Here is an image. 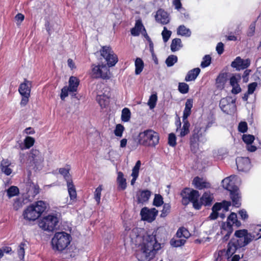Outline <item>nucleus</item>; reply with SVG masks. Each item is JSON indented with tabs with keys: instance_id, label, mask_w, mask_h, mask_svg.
Returning <instances> with one entry per match:
<instances>
[{
	"instance_id": "e433bc0d",
	"label": "nucleus",
	"mask_w": 261,
	"mask_h": 261,
	"mask_svg": "<svg viewBox=\"0 0 261 261\" xmlns=\"http://www.w3.org/2000/svg\"><path fill=\"white\" fill-rule=\"evenodd\" d=\"M131 116V112L129 109L127 108H125L122 109L121 113V120L123 122H128L129 121Z\"/></svg>"
},
{
	"instance_id": "5fc2aeb1",
	"label": "nucleus",
	"mask_w": 261,
	"mask_h": 261,
	"mask_svg": "<svg viewBox=\"0 0 261 261\" xmlns=\"http://www.w3.org/2000/svg\"><path fill=\"white\" fill-rule=\"evenodd\" d=\"M34 142L35 140L34 138L30 137H27L24 140V144L25 147L27 148H30L34 145Z\"/></svg>"
},
{
	"instance_id": "680f3d73",
	"label": "nucleus",
	"mask_w": 261,
	"mask_h": 261,
	"mask_svg": "<svg viewBox=\"0 0 261 261\" xmlns=\"http://www.w3.org/2000/svg\"><path fill=\"white\" fill-rule=\"evenodd\" d=\"M257 86V84L256 82L252 83L248 85V94H252L255 91L256 87Z\"/></svg>"
},
{
	"instance_id": "7ed1b4c3",
	"label": "nucleus",
	"mask_w": 261,
	"mask_h": 261,
	"mask_svg": "<svg viewBox=\"0 0 261 261\" xmlns=\"http://www.w3.org/2000/svg\"><path fill=\"white\" fill-rule=\"evenodd\" d=\"M237 179V177L236 175H231L224 178L222 181V184L225 189L230 192L232 205L236 207H239L241 203L239 189L237 186L234 185V181Z\"/></svg>"
},
{
	"instance_id": "e2e57ef3",
	"label": "nucleus",
	"mask_w": 261,
	"mask_h": 261,
	"mask_svg": "<svg viewBox=\"0 0 261 261\" xmlns=\"http://www.w3.org/2000/svg\"><path fill=\"white\" fill-rule=\"evenodd\" d=\"M216 51L219 55H221L224 51V44L222 42H219L216 48Z\"/></svg>"
},
{
	"instance_id": "09e8293b",
	"label": "nucleus",
	"mask_w": 261,
	"mask_h": 261,
	"mask_svg": "<svg viewBox=\"0 0 261 261\" xmlns=\"http://www.w3.org/2000/svg\"><path fill=\"white\" fill-rule=\"evenodd\" d=\"M124 130V126L120 124H117L116 126V128L114 130V134L115 136L121 137L122 136L123 132Z\"/></svg>"
},
{
	"instance_id": "473e14b6",
	"label": "nucleus",
	"mask_w": 261,
	"mask_h": 261,
	"mask_svg": "<svg viewBox=\"0 0 261 261\" xmlns=\"http://www.w3.org/2000/svg\"><path fill=\"white\" fill-rule=\"evenodd\" d=\"M177 34L181 36L189 37L191 35V31L184 25H180L177 29Z\"/></svg>"
},
{
	"instance_id": "9d476101",
	"label": "nucleus",
	"mask_w": 261,
	"mask_h": 261,
	"mask_svg": "<svg viewBox=\"0 0 261 261\" xmlns=\"http://www.w3.org/2000/svg\"><path fill=\"white\" fill-rule=\"evenodd\" d=\"M69 86H64L61 90V98L64 100L69 93H72L75 95L77 87L79 85V80L75 76H71L69 80Z\"/></svg>"
},
{
	"instance_id": "de8ad7c7",
	"label": "nucleus",
	"mask_w": 261,
	"mask_h": 261,
	"mask_svg": "<svg viewBox=\"0 0 261 261\" xmlns=\"http://www.w3.org/2000/svg\"><path fill=\"white\" fill-rule=\"evenodd\" d=\"M177 61V57L175 55L169 56L166 60V65H173Z\"/></svg>"
},
{
	"instance_id": "6e6d98bb",
	"label": "nucleus",
	"mask_w": 261,
	"mask_h": 261,
	"mask_svg": "<svg viewBox=\"0 0 261 261\" xmlns=\"http://www.w3.org/2000/svg\"><path fill=\"white\" fill-rule=\"evenodd\" d=\"M168 144H169L170 146L172 147L175 146L176 144V136L173 133H171L169 135Z\"/></svg>"
},
{
	"instance_id": "69168bd1",
	"label": "nucleus",
	"mask_w": 261,
	"mask_h": 261,
	"mask_svg": "<svg viewBox=\"0 0 261 261\" xmlns=\"http://www.w3.org/2000/svg\"><path fill=\"white\" fill-rule=\"evenodd\" d=\"M239 215L241 218L244 220L247 219L248 217V215L247 212L245 210H241L239 212Z\"/></svg>"
},
{
	"instance_id": "603ef678",
	"label": "nucleus",
	"mask_w": 261,
	"mask_h": 261,
	"mask_svg": "<svg viewBox=\"0 0 261 261\" xmlns=\"http://www.w3.org/2000/svg\"><path fill=\"white\" fill-rule=\"evenodd\" d=\"M170 205L168 203H165L163 205V210L162 211V213L161 214V216L162 217H166L168 214L170 212Z\"/></svg>"
},
{
	"instance_id": "4d7b16f0",
	"label": "nucleus",
	"mask_w": 261,
	"mask_h": 261,
	"mask_svg": "<svg viewBox=\"0 0 261 261\" xmlns=\"http://www.w3.org/2000/svg\"><path fill=\"white\" fill-rule=\"evenodd\" d=\"M247 123L246 122L242 121L239 124L238 130L240 132L244 133L247 132Z\"/></svg>"
},
{
	"instance_id": "bf43d9fd",
	"label": "nucleus",
	"mask_w": 261,
	"mask_h": 261,
	"mask_svg": "<svg viewBox=\"0 0 261 261\" xmlns=\"http://www.w3.org/2000/svg\"><path fill=\"white\" fill-rule=\"evenodd\" d=\"M255 30V22H253L251 23L249 26V29L247 31V36L248 37H252L254 35Z\"/></svg>"
},
{
	"instance_id": "4c0bfd02",
	"label": "nucleus",
	"mask_w": 261,
	"mask_h": 261,
	"mask_svg": "<svg viewBox=\"0 0 261 261\" xmlns=\"http://www.w3.org/2000/svg\"><path fill=\"white\" fill-rule=\"evenodd\" d=\"M184 124L181 129H180L179 136L183 137L189 133L190 123L188 120L183 121Z\"/></svg>"
},
{
	"instance_id": "4be33fe9",
	"label": "nucleus",
	"mask_w": 261,
	"mask_h": 261,
	"mask_svg": "<svg viewBox=\"0 0 261 261\" xmlns=\"http://www.w3.org/2000/svg\"><path fill=\"white\" fill-rule=\"evenodd\" d=\"M193 106V99L189 98L187 100L185 103V108L183 112L182 120H188V117L191 114V109Z\"/></svg>"
},
{
	"instance_id": "4468645a",
	"label": "nucleus",
	"mask_w": 261,
	"mask_h": 261,
	"mask_svg": "<svg viewBox=\"0 0 261 261\" xmlns=\"http://www.w3.org/2000/svg\"><path fill=\"white\" fill-rule=\"evenodd\" d=\"M158 213V211L155 208L149 209L144 207L141 210L140 215L142 220L148 222H152L155 220Z\"/></svg>"
},
{
	"instance_id": "412c9836",
	"label": "nucleus",
	"mask_w": 261,
	"mask_h": 261,
	"mask_svg": "<svg viewBox=\"0 0 261 261\" xmlns=\"http://www.w3.org/2000/svg\"><path fill=\"white\" fill-rule=\"evenodd\" d=\"M227 79V73L226 72L220 73L216 80V86L217 89H223L224 88Z\"/></svg>"
},
{
	"instance_id": "39448f33",
	"label": "nucleus",
	"mask_w": 261,
	"mask_h": 261,
	"mask_svg": "<svg viewBox=\"0 0 261 261\" xmlns=\"http://www.w3.org/2000/svg\"><path fill=\"white\" fill-rule=\"evenodd\" d=\"M46 208V203L43 201H38L34 204L28 206L23 212L24 219L29 221L37 219Z\"/></svg>"
},
{
	"instance_id": "338daca9",
	"label": "nucleus",
	"mask_w": 261,
	"mask_h": 261,
	"mask_svg": "<svg viewBox=\"0 0 261 261\" xmlns=\"http://www.w3.org/2000/svg\"><path fill=\"white\" fill-rule=\"evenodd\" d=\"M232 89L231 90L232 93L237 94L239 93L241 91V88L239 85H237L234 86H232Z\"/></svg>"
},
{
	"instance_id": "f704fd0d",
	"label": "nucleus",
	"mask_w": 261,
	"mask_h": 261,
	"mask_svg": "<svg viewBox=\"0 0 261 261\" xmlns=\"http://www.w3.org/2000/svg\"><path fill=\"white\" fill-rule=\"evenodd\" d=\"M250 64L251 61L249 58L242 59L240 57H237L230 65H250Z\"/></svg>"
},
{
	"instance_id": "a878e982",
	"label": "nucleus",
	"mask_w": 261,
	"mask_h": 261,
	"mask_svg": "<svg viewBox=\"0 0 261 261\" xmlns=\"http://www.w3.org/2000/svg\"><path fill=\"white\" fill-rule=\"evenodd\" d=\"M110 96L109 93L98 94L96 97V100L101 108H105L109 103Z\"/></svg>"
},
{
	"instance_id": "37998d69",
	"label": "nucleus",
	"mask_w": 261,
	"mask_h": 261,
	"mask_svg": "<svg viewBox=\"0 0 261 261\" xmlns=\"http://www.w3.org/2000/svg\"><path fill=\"white\" fill-rule=\"evenodd\" d=\"M102 190V185H99L96 189L94 192V199L97 204H99L100 202L101 199V193Z\"/></svg>"
},
{
	"instance_id": "1a4fd4ad",
	"label": "nucleus",
	"mask_w": 261,
	"mask_h": 261,
	"mask_svg": "<svg viewBox=\"0 0 261 261\" xmlns=\"http://www.w3.org/2000/svg\"><path fill=\"white\" fill-rule=\"evenodd\" d=\"M58 218L54 215H48L40 220L39 226L43 230L53 231L57 228Z\"/></svg>"
},
{
	"instance_id": "f3484780",
	"label": "nucleus",
	"mask_w": 261,
	"mask_h": 261,
	"mask_svg": "<svg viewBox=\"0 0 261 261\" xmlns=\"http://www.w3.org/2000/svg\"><path fill=\"white\" fill-rule=\"evenodd\" d=\"M201 128L200 127L196 126L194 129L192 135L190 138V144L192 149L197 148L198 146V142L200 137H202L201 132Z\"/></svg>"
},
{
	"instance_id": "052dcab7",
	"label": "nucleus",
	"mask_w": 261,
	"mask_h": 261,
	"mask_svg": "<svg viewBox=\"0 0 261 261\" xmlns=\"http://www.w3.org/2000/svg\"><path fill=\"white\" fill-rule=\"evenodd\" d=\"M22 206V201L19 198H16L13 203V208L17 211Z\"/></svg>"
},
{
	"instance_id": "7c9ffc66",
	"label": "nucleus",
	"mask_w": 261,
	"mask_h": 261,
	"mask_svg": "<svg viewBox=\"0 0 261 261\" xmlns=\"http://www.w3.org/2000/svg\"><path fill=\"white\" fill-rule=\"evenodd\" d=\"M200 72L199 68H195L188 72L185 77V81L190 82L194 81Z\"/></svg>"
},
{
	"instance_id": "cd10ccee",
	"label": "nucleus",
	"mask_w": 261,
	"mask_h": 261,
	"mask_svg": "<svg viewBox=\"0 0 261 261\" xmlns=\"http://www.w3.org/2000/svg\"><path fill=\"white\" fill-rule=\"evenodd\" d=\"M6 193L7 196L10 199L15 196L19 193V189L16 186H11L8 189L0 192L1 195H4Z\"/></svg>"
},
{
	"instance_id": "13d9d810",
	"label": "nucleus",
	"mask_w": 261,
	"mask_h": 261,
	"mask_svg": "<svg viewBox=\"0 0 261 261\" xmlns=\"http://www.w3.org/2000/svg\"><path fill=\"white\" fill-rule=\"evenodd\" d=\"M142 34L144 36V37L145 38V39L148 41V44H149V47L150 48H151V50H152V46H153V43L152 41H151L149 36L147 34L145 29H144V30H143V31H142Z\"/></svg>"
},
{
	"instance_id": "58836bf2",
	"label": "nucleus",
	"mask_w": 261,
	"mask_h": 261,
	"mask_svg": "<svg viewBox=\"0 0 261 261\" xmlns=\"http://www.w3.org/2000/svg\"><path fill=\"white\" fill-rule=\"evenodd\" d=\"M186 240L183 238H178V239H172L170 241V244L172 247H180L185 244Z\"/></svg>"
},
{
	"instance_id": "6e6552de",
	"label": "nucleus",
	"mask_w": 261,
	"mask_h": 261,
	"mask_svg": "<svg viewBox=\"0 0 261 261\" xmlns=\"http://www.w3.org/2000/svg\"><path fill=\"white\" fill-rule=\"evenodd\" d=\"M71 237L65 232H56L51 240L53 248L54 250L62 251L70 244Z\"/></svg>"
},
{
	"instance_id": "20e7f679",
	"label": "nucleus",
	"mask_w": 261,
	"mask_h": 261,
	"mask_svg": "<svg viewBox=\"0 0 261 261\" xmlns=\"http://www.w3.org/2000/svg\"><path fill=\"white\" fill-rule=\"evenodd\" d=\"M159 134L152 129L140 132L138 136V144L145 147H155L159 142Z\"/></svg>"
},
{
	"instance_id": "9b49d317",
	"label": "nucleus",
	"mask_w": 261,
	"mask_h": 261,
	"mask_svg": "<svg viewBox=\"0 0 261 261\" xmlns=\"http://www.w3.org/2000/svg\"><path fill=\"white\" fill-rule=\"evenodd\" d=\"M221 110L226 114L233 113L236 109V99L230 96L222 98L219 103Z\"/></svg>"
},
{
	"instance_id": "49530a36",
	"label": "nucleus",
	"mask_w": 261,
	"mask_h": 261,
	"mask_svg": "<svg viewBox=\"0 0 261 261\" xmlns=\"http://www.w3.org/2000/svg\"><path fill=\"white\" fill-rule=\"evenodd\" d=\"M242 139L246 145H248L252 144L255 138L253 135L244 134L243 135Z\"/></svg>"
},
{
	"instance_id": "c03bdc74",
	"label": "nucleus",
	"mask_w": 261,
	"mask_h": 261,
	"mask_svg": "<svg viewBox=\"0 0 261 261\" xmlns=\"http://www.w3.org/2000/svg\"><path fill=\"white\" fill-rule=\"evenodd\" d=\"M178 90L182 94H186L189 92V85L185 83H179Z\"/></svg>"
},
{
	"instance_id": "a19ab883",
	"label": "nucleus",
	"mask_w": 261,
	"mask_h": 261,
	"mask_svg": "<svg viewBox=\"0 0 261 261\" xmlns=\"http://www.w3.org/2000/svg\"><path fill=\"white\" fill-rule=\"evenodd\" d=\"M172 34V32L167 30L166 27H164L163 28V30L161 33L163 41L164 42H167L169 38H170Z\"/></svg>"
},
{
	"instance_id": "c756f323",
	"label": "nucleus",
	"mask_w": 261,
	"mask_h": 261,
	"mask_svg": "<svg viewBox=\"0 0 261 261\" xmlns=\"http://www.w3.org/2000/svg\"><path fill=\"white\" fill-rule=\"evenodd\" d=\"M213 196L210 192H205L201 197L199 202L202 205H210L212 204Z\"/></svg>"
},
{
	"instance_id": "2eb2a0df",
	"label": "nucleus",
	"mask_w": 261,
	"mask_h": 261,
	"mask_svg": "<svg viewBox=\"0 0 261 261\" xmlns=\"http://www.w3.org/2000/svg\"><path fill=\"white\" fill-rule=\"evenodd\" d=\"M236 164L239 171L247 172L251 168L250 159L247 157H238L236 159Z\"/></svg>"
},
{
	"instance_id": "c9c22d12",
	"label": "nucleus",
	"mask_w": 261,
	"mask_h": 261,
	"mask_svg": "<svg viewBox=\"0 0 261 261\" xmlns=\"http://www.w3.org/2000/svg\"><path fill=\"white\" fill-rule=\"evenodd\" d=\"M176 235L178 238H183L186 239L189 237L190 233L186 228L180 227L177 230Z\"/></svg>"
},
{
	"instance_id": "a18cd8bd",
	"label": "nucleus",
	"mask_w": 261,
	"mask_h": 261,
	"mask_svg": "<svg viewBox=\"0 0 261 261\" xmlns=\"http://www.w3.org/2000/svg\"><path fill=\"white\" fill-rule=\"evenodd\" d=\"M140 166H141V162H140V161H138L136 162L135 166L133 168L132 173L131 174L132 177H135L138 178V175H139V169H140Z\"/></svg>"
},
{
	"instance_id": "864d4df0",
	"label": "nucleus",
	"mask_w": 261,
	"mask_h": 261,
	"mask_svg": "<svg viewBox=\"0 0 261 261\" xmlns=\"http://www.w3.org/2000/svg\"><path fill=\"white\" fill-rule=\"evenodd\" d=\"M211 62L212 58L211 56L206 55L203 57L202 61L200 65H210Z\"/></svg>"
},
{
	"instance_id": "aec40b11",
	"label": "nucleus",
	"mask_w": 261,
	"mask_h": 261,
	"mask_svg": "<svg viewBox=\"0 0 261 261\" xmlns=\"http://www.w3.org/2000/svg\"><path fill=\"white\" fill-rule=\"evenodd\" d=\"M31 85V82L25 79L23 83L20 85L18 89L20 95H30Z\"/></svg>"
},
{
	"instance_id": "2f4dec72",
	"label": "nucleus",
	"mask_w": 261,
	"mask_h": 261,
	"mask_svg": "<svg viewBox=\"0 0 261 261\" xmlns=\"http://www.w3.org/2000/svg\"><path fill=\"white\" fill-rule=\"evenodd\" d=\"M68 192L71 200L76 198V192L75 187L71 180H68L67 183Z\"/></svg>"
},
{
	"instance_id": "8fccbe9b",
	"label": "nucleus",
	"mask_w": 261,
	"mask_h": 261,
	"mask_svg": "<svg viewBox=\"0 0 261 261\" xmlns=\"http://www.w3.org/2000/svg\"><path fill=\"white\" fill-rule=\"evenodd\" d=\"M59 173L62 175L67 181L69 177V168H62L59 169Z\"/></svg>"
},
{
	"instance_id": "3c124183",
	"label": "nucleus",
	"mask_w": 261,
	"mask_h": 261,
	"mask_svg": "<svg viewBox=\"0 0 261 261\" xmlns=\"http://www.w3.org/2000/svg\"><path fill=\"white\" fill-rule=\"evenodd\" d=\"M163 203V198L160 195H155L153 200V205L160 206Z\"/></svg>"
},
{
	"instance_id": "5701e85b",
	"label": "nucleus",
	"mask_w": 261,
	"mask_h": 261,
	"mask_svg": "<svg viewBox=\"0 0 261 261\" xmlns=\"http://www.w3.org/2000/svg\"><path fill=\"white\" fill-rule=\"evenodd\" d=\"M230 204V202L225 201L222 203H216L213 205L212 211L219 213V211H222L223 212H226L228 211V207Z\"/></svg>"
},
{
	"instance_id": "dca6fc26",
	"label": "nucleus",
	"mask_w": 261,
	"mask_h": 261,
	"mask_svg": "<svg viewBox=\"0 0 261 261\" xmlns=\"http://www.w3.org/2000/svg\"><path fill=\"white\" fill-rule=\"evenodd\" d=\"M29 160L37 166L44 161V158L39 150L32 149L29 154Z\"/></svg>"
},
{
	"instance_id": "b1692460",
	"label": "nucleus",
	"mask_w": 261,
	"mask_h": 261,
	"mask_svg": "<svg viewBox=\"0 0 261 261\" xmlns=\"http://www.w3.org/2000/svg\"><path fill=\"white\" fill-rule=\"evenodd\" d=\"M151 193L148 190H143L137 194V202L138 203H143L148 200Z\"/></svg>"
},
{
	"instance_id": "6ab92c4d",
	"label": "nucleus",
	"mask_w": 261,
	"mask_h": 261,
	"mask_svg": "<svg viewBox=\"0 0 261 261\" xmlns=\"http://www.w3.org/2000/svg\"><path fill=\"white\" fill-rule=\"evenodd\" d=\"M193 184L194 187L199 189H208L211 188V184L202 178L198 176L195 177L193 180Z\"/></svg>"
},
{
	"instance_id": "c85d7f7f",
	"label": "nucleus",
	"mask_w": 261,
	"mask_h": 261,
	"mask_svg": "<svg viewBox=\"0 0 261 261\" xmlns=\"http://www.w3.org/2000/svg\"><path fill=\"white\" fill-rule=\"evenodd\" d=\"M117 182L118 184V189L120 191L124 190L126 188V179L123 177V174L121 172L118 173L117 178Z\"/></svg>"
},
{
	"instance_id": "393cba45",
	"label": "nucleus",
	"mask_w": 261,
	"mask_h": 261,
	"mask_svg": "<svg viewBox=\"0 0 261 261\" xmlns=\"http://www.w3.org/2000/svg\"><path fill=\"white\" fill-rule=\"evenodd\" d=\"M145 28L141 20H137L136 21L135 25L130 30L131 34L134 36H138L141 31H143Z\"/></svg>"
},
{
	"instance_id": "a211bd4d",
	"label": "nucleus",
	"mask_w": 261,
	"mask_h": 261,
	"mask_svg": "<svg viewBox=\"0 0 261 261\" xmlns=\"http://www.w3.org/2000/svg\"><path fill=\"white\" fill-rule=\"evenodd\" d=\"M155 18L157 22L162 24H167L170 20L169 14L162 9L157 11Z\"/></svg>"
},
{
	"instance_id": "f03ea898",
	"label": "nucleus",
	"mask_w": 261,
	"mask_h": 261,
	"mask_svg": "<svg viewBox=\"0 0 261 261\" xmlns=\"http://www.w3.org/2000/svg\"><path fill=\"white\" fill-rule=\"evenodd\" d=\"M260 231L261 228L258 227L255 228L253 233H249L245 229L236 230L227 246L226 254L228 258L232 256L236 252L244 250V248L252 240L261 238V234L259 235Z\"/></svg>"
},
{
	"instance_id": "f257e3e1",
	"label": "nucleus",
	"mask_w": 261,
	"mask_h": 261,
	"mask_svg": "<svg viewBox=\"0 0 261 261\" xmlns=\"http://www.w3.org/2000/svg\"><path fill=\"white\" fill-rule=\"evenodd\" d=\"M141 231V229L137 227L128 230L124 238V244L139 246L141 252L146 259L149 260L161 249V244L158 242L154 232L151 234L142 236Z\"/></svg>"
},
{
	"instance_id": "ea45409f",
	"label": "nucleus",
	"mask_w": 261,
	"mask_h": 261,
	"mask_svg": "<svg viewBox=\"0 0 261 261\" xmlns=\"http://www.w3.org/2000/svg\"><path fill=\"white\" fill-rule=\"evenodd\" d=\"M26 244L24 242H21L18 248L17 253L20 259L22 260L25 255V248Z\"/></svg>"
},
{
	"instance_id": "423d86ee",
	"label": "nucleus",
	"mask_w": 261,
	"mask_h": 261,
	"mask_svg": "<svg viewBox=\"0 0 261 261\" xmlns=\"http://www.w3.org/2000/svg\"><path fill=\"white\" fill-rule=\"evenodd\" d=\"M236 226L239 227L241 225V223L238 221L237 215L234 213H231L228 217L226 222H223L221 225V233L223 235V241H226L229 238L233 231L232 226Z\"/></svg>"
},
{
	"instance_id": "bb28decb",
	"label": "nucleus",
	"mask_w": 261,
	"mask_h": 261,
	"mask_svg": "<svg viewBox=\"0 0 261 261\" xmlns=\"http://www.w3.org/2000/svg\"><path fill=\"white\" fill-rule=\"evenodd\" d=\"M11 163L8 160L3 159L1 163V169L4 173L6 175H9L11 174L12 170L11 169Z\"/></svg>"
},
{
	"instance_id": "774afa93",
	"label": "nucleus",
	"mask_w": 261,
	"mask_h": 261,
	"mask_svg": "<svg viewBox=\"0 0 261 261\" xmlns=\"http://www.w3.org/2000/svg\"><path fill=\"white\" fill-rule=\"evenodd\" d=\"M255 76L258 79L259 82L261 83V66L257 68Z\"/></svg>"
},
{
	"instance_id": "72a5a7b5",
	"label": "nucleus",
	"mask_w": 261,
	"mask_h": 261,
	"mask_svg": "<svg viewBox=\"0 0 261 261\" xmlns=\"http://www.w3.org/2000/svg\"><path fill=\"white\" fill-rule=\"evenodd\" d=\"M182 47L181 39L178 38H174L172 40L170 47L172 52L176 51Z\"/></svg>"
},
{
	"instance_id": "0eeeda50",
	"label": "nucleus",
	"mask_w": 261,
	"mask_h": 261,
	"mask_svg": "<svg viewBox=\"0 0 261 261\" xmlns=\"http://www.w3.org/2000/svg\"><path fill=\"white\" fill-rule=\"evenodd\" d=\"M180 195L182 197V203L184 205H186L189 202H191L195 209H200L201 203L198 200L200 194L198 191L190 188H185L182 190Z\"/></svg>"
},
{
	"instance_id": "0e129e2a",
	"label": "nucleus",
	"mask_w": 261,
	"mask_h": 261,
	"mask_svg": "<svg viewBox=\"0 0 261 261\" xmlns=\"http://www.w3.org/2000/svg\"><path fill=\"white\" fill-rule=\"evenodd\" d=\"M22 96V99L20 102V105L22 106H25L29 101V98L30 95H21Z\"/></svg>"
},
{
	"instance_id": "f8f14e48",
	"label": "nucleus",
	"mask_w": 261,
	"mask_h": 261,
	"mask_svg": "<svg viewBox=\"0 0 261 261\" xmlns=\"http://www.w3.org/2000/svg\"><path fill=\"white\" fill-rule=\"evenodd\" d=\"M101 55L107 62V65H115L118 62V57L110 46H104L100 50Z\"/></svg>"
},
{
	"instance_id": "ddd939ff",
	"label": "nucleus",
	"mask_w": 261,
	"mask_h": 261,
	"mask_svg": "<svg viewBox=\"0 0 261 261\" xmlns=\"http://www.w3.org/2000/svg\"><path fill=\"white\" fill-rule=\"evenodd\" d=\"M110 66H94L92 69V76L94 78L109 79L111 77L109 67Z\"/></svg>"
},
{
	"instance_id": "79ce46f5",
	"label": "nucleus",
	"mask_w": 261,
	"mask_h": 261,
	"mask_svg": "<svg viewBox=\"0 0 261 261\" xmlns=\"http://www.w3.org/2000/svg\"><path fill=\"white\" fill-rule=\"evenodd\" d=\"M158 97L156 94H151L148 101L147 104L150 109H153L156 103Z\"/></svg>"
}]
</instances>
